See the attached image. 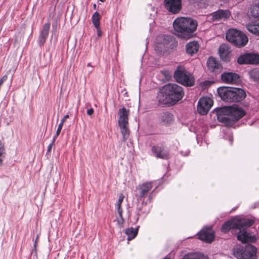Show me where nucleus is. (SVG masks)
Masks as SVG:
<instances>
[{
	"label": "nucleus",
	"instance_id": "1",
	"mask_svg": "<svg viewBox=\"0 0 259 259\" xmlns=\"http://www.w3.org/2000/svg\"><path fill=\"white\" fill-rule=\"evenodd\" d=\"M254 221L250 219L235 218L225 222L222 226L221 230L223 232L226 233L231 229L239 230L237 235V238L242 243H246L253 241V238L250 233H248L246 229L253 225Z\"/></svg>",
	"mask_w": 259,
	"mask_h": 259
},
{
	"label": "nucleus",
	"instance_id": "2",
	"mask_svg": "<svg viewBox=\"0 0 259 259\" xmlns=\"http://www.w3.org/2000/svg\"><path fill=\"white\" fill-rule=\"evenodd\" d=\"M197 26V21L190 18H178L173 22L174 28L179 36L186 39L191 37Z\"/></svg>",
	"mask_w": 259,
	"mask_h": 259
},
{
	"label": "nucleus",
	"instance_id": "3",
	"mask_svg": "<svg viewBox=\"0 0 259 259\" xmlns=\"http://www.w3.org/2000/svg\"><path fill=\"white\" fill-rule=\"evenodd\" d=\"M245 114L244 110L238 107H228L221 109L218 113L219 121L227 126H232L234 122L242 118Z\"/></svg>",
	"mask_w": 259,
	"mask_h": 259
},
{
	"label": "nucleus",
	"instance_id": "4",
	"mask_svg": "<svg viewBox=\"0 0 259 259\" xmlns=\"http://www.w3.org/2000/svg\"><path fill=\"white\" fill-rule=\"evenodd\" d=\"M218 93L222 100L227 102H240L246 97L244 90L240 88L222 87L218 89Z\"/></svg>",
	"mask_w": 259,
	"mask_h": 259
},
{
	"label": "nucleus",
	"instance_id": "5",
	"mask_svg": "<svg viewBox=\"0 0 259 259\" xmlns=\"http://www.w3.org/2000/svg\"><path fill=\"white\" fill-rule=\"evenodd\" d=\"M174 78L178 82L187 87H192L195 83L194 76L183 67L177 68L174 73Z\"/></svg>",
	"mask_w": 259,
	"mask_h": 259
},
{
	"label": "nucleus",
	"instance_id": "6",
	"mask_svg": "<svg viewBox=\"0 0 259 259\" xmlns=\"http://www.w3.org/2000/svg\"><path fill=\"white\" fill-rule=\"evenodd\" d=\"M226 39L238 47H242L246 45L248 40L245 34L235 29H229L226 35Z\"/></svg>",
	"mask_w": 259,
	"mask_h": 259
},
{
	"label": "nucleus",
	"instance_id": "7",
	"mask_svg": "<svg viewBox=\"0 0 259 259\" xmlns=\"http://www.w3.org/2000/svg\"><path fill=\"white\" fill-rule=\"evenodd\" d=\"M175 40L172 36L161 35L156 37L155 50L162 55L173 48Z\"/></svg>",
	"mask_w": 259,
	"mask_h": 259
},
{
	"label": "nucleus",
	"instance_id": "8",
	"mask_svg": "<svg viewBox=\"0 0 259 259\" xmlns=\"http://www.w3.org/2000/svg\"><path fill=\"white\" fill-rule=\"evenodd\" d=\"M118 114L119 116L118 124L122 135L123 141L125 142L129 137L128 128L129 111L123 107L119 110Z\"/></svg>",
	"mask_w": 259,
	"mask_h": 259
},
{
	"label": "nucleus",
	"instance_id": "9",
	"mask_svg": "<svg viewBox=\"0 0 259 259\" xmlns=\"http://www.w3.org/2000/svg\"><path fill=\"white\" fill-rule=\"evenodd\" d=\"M164 87L174 104L181 100L184 96L183 88L177 84L168 83Z\"/></svg>",
	"mask_w": 259,
	"mask_h": 259
},
{
	"label": "nucleus",
	"instance_id": "10",
	"mask_svg": "<svg viewBox=\"0 0 259 259\" xmlns=\"http://www.w3.org/2000/svg\"><path fill=\"white\" fill-rule=\"evenodd\" d=\"M256 249L251 244H247L245 247L237 248L234 255L238 259H253L255 255Z\"/></svg>",
	"mask_w": 259,
	"mask_h": 259
},
{
	"label": "nucleus",
	"instance_id": "11",
	"mask_svg": "<svg viewBox=\"0 0 259 259\" xmlns=\"http://www.w3.org/2000/svg\"><path fill=\"white\" fill-rule=\"evenodd\" d=\"M163 5L168 12L177 14L182 9V0H164Z\"/></svg>",
	"mask_w": 259,
	"mask_h": 259
},
{
	"label": "nucleus",
	"instance_id": "12",
	"mask_svg": "<svg viewBox=\"0 0 259 259\" xmlns=\"http://www.w3.org/2000/svg\"><path fill=\"white\" fill-rule=\"evenodd\" d=\"M213 105V101L209 97H201L197 105L198 112L202 114H206Z\"/></svg>",
	"mask_w": 259,
	"mask_h": 259
},
{
	"label": "nucleus",
	"instance_id": "13",
	"mask_svg": "<svg viewBox=\"0 0 259 259\" xmlns=\"http://www.w3.org/2000/svg\"><path fill=\"white\" fill-rule=\"evenodd\" d=\"M151 151L157 158L163 159H167L169 158V151L162 144L153 146Z\"/></svg>",
	"mask_w": 259,
	"mask_h": 259
},
{
	"label": "nucleus",
	"instance_id": "14",
	"mask_svg": "<svg viewBox=\"0 0 259 259\" xmlns=\"http://www.w3.org/2000/svg\"><path fill=\"white\" fill-rule=\"evenodd\" d=\"M157 98L159 104L162 105L170 106L174 105L164 86L158 93Z\"/></svg>",
	"mask_w": 259,
	"mask_h": 259
},
{
	"label": "nucleus",
	"instance_id": "15",
	"mask_svg": "<svg viewBox=\"0 0 259 259\" xmlns=\"http://www.w3.org/2000/svg\"><path fill=\"white\" fill-rule=\"evenodd\" d=\"M152 187V182H147L140 184L136 188L138 191V194L137 195L138 200H143Z\"/></svg>",
	"mask_w": 259,
	"mask_h": 259
},
{
	"label": "nucleus",
	"instance_id": "16",
	"mask_svg": "<svg viewBox=\"0 0 259 259\" xmlns=\"http://www.w3.org/2000/svg\"><path fill=\"white\" fill-rule=\"evenodd\" d=\"M224 82L229 84H237L240 81L239 75L233 72H224L221 75Z\"/></svg>",
	"mask_w": 259,
	"mask_h": 259
},
{
	"label": "nucleus",
	"instance_id": "17",
	"mask_svg": "<svg viewBox=\"0 0 259 259\" xmlns=\"http://www.w3.org/2000/svg\"><path fill=\"white\" fill-rule=\"evenodd\" d=\"M198 238L204 242L210 243L214 238V232L210 228H204L199 232Z\"/></svg>",
	"mask_w": 259,
	"mask_h": 259
},
{
	"label": "nucleus",
	"instance_id": "18",
	"mask_svg": "<svg viewBox=\"0 0 259 259\" xmlns=\"http://www.w3.org/2000/svg\"><path fill=\"white\" fill-rule=\"evenodd\" d=\"M230 12L228 10H219L210 14V19L212 21L225 20L230 16Z\"/></svg>",
	"mask_w": 259,
	"mask_h": 259
},
{
	"label": "nucleus",
	"instance_id": "19",
	"mask_svg": "<svg viewBox=\"0 0 259 259\" xmlns=\"http://www.w3.org/2000/svg\"><path fill=\"white\" fill-rule=\"evenodd\" d=\"M50 28V23L47 22L44 24L43 27L40 31L38 38V43L40 46H42L45 42L49 34Z\"/></svg>",
	"mask_w": 259,
	"mask_h": 259
},
{
	"label": "nucleus",
	"instance_id": "20",
	"mask_svg": "<svg viewBox=\"0 0 259 259\" xmlns=\"http://www.w3.org/2000/svg\"><path fill=\"white\" fill-rule=\"evenodd\" d=\"M220 56L222 60L228 62L230 58V48L226 44L221 45L219 49Z\"/></svg>",
	"mask_w": 259,
	"mask_h": 259
},
{
	"label": "nucleus",
	"instance_id": "21",
	"mask_svg": "<svg viewBox=\"0 0 259 259\" xmlns=\"http://www.w3.org/2000/svg\"><path fill=\"white\" fill-rule=\"evenodd\" d=\"M173 119L172 114L168 112L162 113L160 116V123L163 125L170 124L172 122Z\"/></svg>",
	"mask_w": 259,
	"mask_h": 259
},
{
	"label": "nucleus",
	"instance_id": "22",
	"mask_svg": "<svg viewBox=\"0 0 259 259\" xmlns=\"http://www.w3.org/2000/svg\"><path fill=\"white\" fill-rule=\"evenodd\" d=\"M199 47V44L197 41H191L186 46L187 53L192 55L198 52Z\"/></svg>",
	"mask_w": 259,
	"mask_h": 259
},
{
	"label": "nucleus",
	"instance_id": "23",
	"mask_svg": "<svg viewBox=\"0 0 259 259\" xmlns=\"http://www.w3.org/2000/svg\"><path fill=\"white\" fill-rule=\"evenodd\" d=\"M207 64L208 69L211 72L215 71L220 67V63L212 57L209 58L207 62Z\"/></svg>",
	"mask_w": 259,
	"mask_h": 259
},
{
	"label": "nucleus",
	"instance_id": "24",
	"mask_svg": "<svg viewBox=\"0 0 259 259\" xmlns=\"http://www.w3.org/2000/svg\"><path fill=\"white\" fill-rule=\"evenodd\" d=\"M139 228V226L136 228L131 227L125 230V233L127 236V240L128 241L133 239L137 236Z\"/></svg>",
	"mask_w": 259,
	"mask_h": 259
},
{
	"label": "nucleus",
	"instance_id": "25",
	"mask_svg": "<svg viewBox=\"0 0 259 259\" xmlns=\"http://www.w3.org/2000/svg\"><path fill=\"white\" fill-rule=\"evenodd\" d=\"M182 259H208V258L201 253H192L185 254Z\"/></svg>",
	"mask_w": 259,
	"mask_h": 259
},
{
	"label": "nucleus",
	"instance_id": "26",
	"mask_svg": "<svg viewBox=\"0 0 259 259\" xmlns=\"http://www.w3.org/2000/svg\"><path fill=\"white\" fill-rule=\"evenodd\" d=\"M246 28L250 32L259 36V23L248 24L246 25Z\"/></svg>",
	"mask_w": 259,
	"mask_h": 259
},
{
	"label": "nucleus",
	"instance_id": "27",
	"mask_svg": "<svg viewBox=\"0 0 259 259\" xmlns=\"http://www.w3.org/2000/svg\"><path fill=\"white\" fill-rule=\"evenodd\" d=\"M92 22L96 28H98L100 27V16L98 12H96L92 16Z\"/></svg>",
	"mask_w": 259,
	"mask_h": 259
},
{
	"label": "nucleus",
	"instance_id": "28",
	"mask_svg": "<svg viewBox=\"0 0 259 259\" xmlns=\"http://www.w3.org/2000/svg\"><path fill=\"white\" fill-rule=\"evenodd\" d=\"M249 64H259V55L252 53H248Z\"/></svg>",
	"mask_w": 259,
	"mask_h": 259
},
{
	"label": "nucleus",
	"instance_id": "29",
	"mask_svg": "<svg viewBox=\"0 0 259 259\" xmlns=\"http://www.w3.org/2000/svg\"><path fill=\"white\" fill-rule=\"evenodd\" d=\"M251 14L254 18H259V2L251 7Z\"/></svg>",
	"mask_w": 259,
	"mask_h": 259
},
{
	"label": "nucleus",
	"instance_id": "30",
	"mask_svg": "<svg viewBox=\"0 0 259 259\" xmlns=\"http://www.w3.org/2000/svg\"><path fill=\"white\" fill-rule=\"evenodd\" d=\"M248 53L240 55L237 59L239 64H249Z\"/></svg>",
	"mask_w": 259,
	"mask_h": 259
},
{
	"label": "nucleus",
	"instance_id": "31",
	"mask_svg": "<svg viewBox=\"0 0 259 259\" xmlns=\"http://www.w3.org/2000/svg\"><path fill=\"white\" fill-rule=\"evenodd\" d=\"M124 196L123 194H120L119 195L118 201L116 204V208L117 210V212L118 214H121V211H123L122 209L121 208V203L123 202Z\"/></svg>",
	"mask_w": 259,
	"mask_h": 259
},
{
	"label": "nucleus",
	"instance_id": "32",
	"mask_svg": "<svg viewBox=\"0 0 259 259\" xmlns=\"http://www.w3.org/2000/svg\"><path fill=\"white\" fill-rule=\"evenodd\" d=\"M6 152L4 144L0 141V167L2 166Z\"/></svg>",
	"mask_w": 259,
	"mask_h": 259
},
{
	"label": "nucleus",
	"instance_id": "33",
	"mask_svg": "<svg viewBox=\"0 0 259 259\" xmlns=\"http://www.w3.org/2000/svg\"><path fill=\"white\" fill-rule=\"evenodd\" d=\"M250 77L254 80H259V69H253L249 72Z\"/></svg>",
	"mask_w": 259,
	"mask_h": 259
},
{
	"label": "nucleus",
	"instance_id": "34",
	"mask_svg": "<svg viewBox=\"0 0 259 259\" xmlns=\"http://www.w3.org/2000/svg\"><path fill=\"white\" fill-rule=\"evenodd\" d=\"M64 122H65V116H64L62 118L61 122L60 123V124H59V125L58 126V128H57V131H56V133L55 135L53 137L54 141H55L56 138L60 134V132H61V131L62 130V127H63V124H64Z\"/></svg>",
	"mask_w": 259,
	"mask_h": 259
},
{
	"label": "nucleus",
	"instance_id": "35",
	"mask_svg": "<svg viewBox=\"0 0 259 259\" xmlns=\"http://www.w3.org/2000/svg\"><path fill=\"white\" fill-rule=\"evenodd\" d=\"M122 212L123 211H121V214H118L119 215V218H116V221H117V225L120 227H122L123 224L124 222V219H123V218L122 217Z\"/></svg>",
	"mask_w": 259,
	"mask_h": 259
},
{
	"label": "nucleus",
	"instance_id": "36",
	"mask_svg": "<svg viewBox=\"0 0 259 259\" xmlns=\"http://www.w3.org/2000/svg\"><path fill=\"white\" fill-rule=\"evenodd\" d=\"M55 141H54V139H53L51 143L48 147L47 154H49V153L51 152L52 148V146L54 145Z\"/></svg>",
	"mask_w": 259,
	"mask_h": 259
},
{
	"label": "nucleus",
	"instance_id": "37",
	"mask_svg": "<svg viewBox=\"0 0 259 259\" xmlns=\"http://www.w3.org/2000/svg\"><path fill=\"white\" fill-rule=\"evenodd\" d=\"M212 84L211 81H205L202 82V87L204 88H206L209 87Z\"/></svg>",
	"mask_w": 259,
	"mask_h": 259
},
{
	"label": "nucleus",
	"instance_id": "38",
	"mask_svg": "<svg viewBox=\"0 0 259 259\" xmlns=\"http://www.w3.org/2000/svg\"><path fill=\"white\" fill-rule=\"evenodd\" d=\"M94 113V110L92 108H90L87 110V114L89 115H91Z\"/></svg>",
	"mask_w": 259,
	"mask_h": 259
},
{
	"label": "nucleus",
	"instance_id": "39",
	"mask_svg": "<svg viewBox=\"0 0 259 259\" xmlns=\"http://www.w3.org/2000/svg\"><path fill=\"white\" fill-rule=\"evenodd\" d=\"M96 29L97 30V33H98V36H101V31L100 30V27L98 28H96Z\"/></svg>",
	"mask_w": 259,
	"mask_h": 259
},
{
	"label": "nucleus",
	"instance_id": "40",
	"mask_svg": "<svg viewBox=\"0 0 259 259\" xmlns=\"http://www.w3.org/2000/svg\"><path fill=\"white\" fill-rule=\"evenodd\" d=\"M99 1L102 2H104L105 0H99Z\"/></svg>",
	"mask_w": 259,
	"mask_h": 259
},
{
	"label": "nucleus",
	"instance_id": "41",
	"mask_svg": "<svg viewBox=\"0 0 259 259\" xmlns=\"http://www.w3.org/2000/svg\"><path fill=\"white\" fill-rule=\"evenodd\" d=\"M65 117H66V118H67L68 117V115H66Z\"/></svg>",
	"mask_w": 259,
	"mask_h": 259
},
{
	"label": "nucleus",
	"instance_id": "42",
	"mask_svg": "<svg viewBox=\"0 0 259 259\" xmlns=\"http://www.w3.org/2000/svg\"><path fill=\"white\" fill-rule=\"evenodd\" d=\"M96 5L95 4V5H94V8L95 9V8H96Z\"/></svg>",
	"mask_w": 259,
	"mask_h": 259
},
{
	"label": "nucleus",
	"instance_id": "43",
	"mask_svg": "<svg viewBox=\"0 0 259 259\" xmlns=\"http://www.w3.org/2000/svg\"><path fill=\"white\" fill-rule=\"evenodd\" d=\"M164 259H170L169 257H165Z\"/></svg>",
	"mask_w": 259,
	"mask_h": 259
},
{
	"label": "nucleus",
	"instance_id": "44",
	"mask_svg": "<svg viewBox=\"0 0 259 259\" xmlns=\"http://www.w3.org/2000/svg\"><path fill=\"white\" fill-rule=\"evenodd\" d=\"M88 66H90V63H89V64H88Z\"/></svg>",
	"mask_w": 259,
	"mask_h": 259
},
{
	"label": "nucleus",
	"instance_id": "45",
	"mask_svg": "<svg viewBox=\"0 0 259 259\" xmlns=\"http://www.w3.org/2000/svg\"><path fill=\"white\" fill-rule=\"evenodd\" d=\"M138 220V218H137V219H136V222H137Z\"/></svg>",
	"mask_w": 259,
	"mask_h": 259
}]
</instances>
